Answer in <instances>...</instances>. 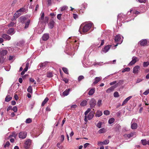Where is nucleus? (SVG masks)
Segmentation results:
<instances>
[{
  "label": "nucleus",
  "mask_w": 149,
  "mask_h": 149,
  "mask_svg": "<svg viewBox=\"0 0 149 149\" xmlns=\"http://www.w3.org/2000/svg\"><path fill=\"white\" fill-rule=\"evenodd\" d=\"M111 46L110 45H108L106 46L104 48L102 49V52L106 53L108 52Z\"/></svg>",
  "instance_id": "nucleus-6"
},
{
  "label": "nucleus",
  "mask_w": 149,
  "mask_h": 149,
  "mask_svg": "<svg viewBox=\"0 0 149 149\" xmlns=\"http://www.w3.org/2000/svg\"><path fill=\"white\" fill-rule=\"evenodd\" d=\"M92 26V24L89 23L86 24L83 29V32H86L88 31L91 28Z\"/></svg>",
  "instance_id": "nucleus-2"
},
{
  "label": "nucleus",
  "mask_w": 149,
  "mask_h": 149,
  "mask_svg": "<svg viewBox=\"0 0 149 149\" xmlns=\"http://www.w3.org/2000/svg\"><path fill=\"white\" fill-rule=\"evenodd\" d=\"M5 58L0 56V64H2L4 61Z\"/></svg>",
  "instance_id": "nucleus-26"
},
{
  "label": "nucleus",
  "mask_w": 149,
  "mask_h": 149,
  "mask_svg": "<svg viewBox=\"0 0 149 149\" xmlns=\"http://www.w3.org/2000/svg\"><path fill=\"white\" fill-rule=\"evenodd\" d=\"M73 17L74 19H76L78 18V16L77 14L74 13L73 14Z\"/></svg>",
  "instance_id": "nucleus-57"
},
{
  "label": "nucleus",
  "mask_w": 149,
  "mask_h": 149,
  "mask_svg": "<svg viewBox=\"0 0 149 149\" xmlns=\"http://www.w3.org/2000/svg\"><path fill=\"white\" fill-rule=\"evenodd\" d=\"M122 38L119 35H117L114 38L115 41L116 42H118L117 44L115 45V47H116L118 45V44H120L123 41V38Z\"/></svg>",
  "instance_id": "nucleus-1"
},
{
  "label": "nucleus",
  "mask_w": 149,
  "mask_h": 149,
  "mask_svg": "<svg viewBox=\"0 0 149 149\" xmlns=\"http://www.w3.org/2000/svg\"><path fill=\"white\" fill-rule=\"evenodd\" d=\"M53 76V75L51 72L48 73L47 74V77H51Z\"/></svg>",
  "instance_id": "nucleus-46"
},
{
  "label": "nucleus",
  "mask_w": 149,
  "mask_h": 149,
  "mask_svg": "<svg viewBox=\"0 0 149 149\" xmlns=\"http://www.w3.org/2000/svg\"><path fill=\"white\" fill-rule=\"evenodd\" d=\"M134 134L133 133H131L126 135L127 137L128 138H130L133 136Z\"/></svg>",
  "instance_id": "nucleus-38"
},
{
  "label": "nucleus",
  "mask_w": 149,
  "mask_h": 149,
  "mask_svg": "<svg viewBox=\"0 0 149 149\" xmlns=\"http://www.w3.org/2000/svg\"><path fill=\"white\" fill-rule=\"evenodd\" d=\"M141 142L142 144L143 145H146L147 144V141L146 139L142 140Z\"/></svg>",
  "instance_id": "nucleus-33"
},
{
  "label": "nucleus",
  "mask_w": 149,
  "mask_h": 149,
  "mask_svg": "<svg viewBox=\"0 0 149 149\" xmlns=\"http://www.w3.org/2000/svg\"><path fill=\"white\" fill-rule=\"evenodd\" d=\"M95 91V88H92L89 91L88 94L90 95H92L94 93Z\"/></svg>",
  "instance_id": "nucleus-21"
},
{
  "label": "nucleus",
  "mask_w": 149,
  "mask_h": 149,
  "mask_svg": "<svg viewBox=\"0 0 149 149\" xmlns=\"http://www.w3.org/2000/svg\"><path fill=\"white\" fill-rule=\"evenodd\" d=\"M105 132V130L104 128H102L100 129L99 131L98 132L99 133H102Z\"/></svg>",
  "instance_id": "nucleus-36"
},
{
  "label": "nucleus",
  "mask_w": 149,
  "mask_h": 149,
  "mask_svg": "<svg viewBox=\"0 0 149 149\" xmlns=\"http://www.w3.org/2000/svg\"><path fill=\"white\" fill-rule=\"evenodd\" d=\"M70 89H66L64 92L63 93V95L64 96L67 95L70 91Z\"/></svg>",
  "instance_id": "nucleus-20"
},
{
  "label": "nucleus",
  "mask_w": 149,
  "mask_h": 149,
  "mask_svg": "<svg viewBox=\"0 0 149 149\" xmlns=\"http://www.w3.org/2000/svg\"><path fill=\"white\" fill-rule=\"evenodd\" d=\"M14 98L15 99L17 100L18 99V97L17 94H15L14 95Z\"/></svg>",
  "instance_id": "nucleus-64"
},
{
  "label": "nucleus",
  "mask_w": 149,
  "mask_h": 149,
  "mask_svg": "<svg viewBox=\"0 0 149 149\" xmlns=\"http://www.w3.org/2000/svg\"><path fill=\"white\" fill-rule=\"evenodd\" d=\"M114 120L115 119L114 118H111L109 120L108 123L109 124H111L113 123L114 121Z\"/></svg>",
  "instance_id": "nucleus-34"
},
{
  "label": "nucleus",
  "mask_w": 149,
  "mask_h": 149,
  "mask_svg": "<svg viewBox=\"0 0 149 149\" xmlns=\"http://www.w3.org/2000/svg\"><path fill=\"white\" fill-rule=\"evenodd\" d=\"M27 91L30 93H32V87L31 86H29L27 89Z\"/></svg>",
  "instance_id": "nucleus-35"
},
{
  "label": "nucleus",
  "mask_w": 149,
  "mask_h": 149,
  "mask_svg": "<svg viewBox=\"0 0 149 149\" xmlns=\"http://www.w3.org/2000/svg\"><path fill=\"white\" fill-rule=\"evenodd\" d=\"M90 145V144L89 143H85L84 145V148H86L87 146Z\"/></svg>",
  "instance_id": "nucleus-62"
},
{
  "label": "nucleus",
  "mask_w": 149,
  "mask_h": 149,
  "mask_svg": "<svg viewBox=\"0 0 149 149\" xmlns=\"http://www.w3.org/2000/svg\"><path fill=\"white\" fill-rule=\"evenodd\" d=\"M121 113L120 111H118L116 113V115L118 117L120 116L121 115Z\"/></svg>",
  "instance_id": "nucleus-63"
},
{
  "label": "nucleus",
  "mask_w": 149,
  "mask_h": 149,
  "mask_svg": "<svg viewBox=\"0 0 149 149\" xmlns=\"http://www.w3.org/2000/svg\"><path fill=\"white\" fill-rule=\"evenodd\" d=\"M62 70L65 73L68 74V70L67 68H62Z\"/></svg>",
  "instance_id": "nucleus-31"
},
{
  "label": "nucleus",
  "mask_w": 149,
  "mask_h": 149,
  "mask_svg": "<svg viewBox=\"0 0 149 149\" xmlns=\"http://www.w3.org/2000/svg\"><path fill=\"white\" fill-rule=\"evenodd\" d=\"M46 63H41L40 64V68H44L46 67Z\"/></svg>",
  "instance_id": "nucleus-32"
},
{
  "label": "nucleus",
  "mask_w": 149,
  "mask_h": 149,
  "mask_svg": "<svg viewBox=\"0 0 149 149\" xmlns=\"http://www.w3.org/2000/svg\"><path fill=\"white\" fill-rule=\"evenodd\" d=\"M21 13H17V12H16V13H15V14L14 15L13 19H16L17 18L21 15Z\"/></svg>",
  "instance_id": "nucleus-27"
},
{
  "label": "nucleus",
  "mask_w": 149,
  "mask_h": 149,
  "mask_svg": "<svg viewBox=\"0 0 149 149\" xmlns=\"http://www.w3.org/2000/svg\"><path fill=\"white\" fill-rule=\"evenodd\" d=\"M102 79L100 77H96L94 79V81L93 82V84H97L98 82L100 81Z\"/></svg>",
  "instance_id": "nucleus-18"
},
{
  "label": "nucleus",
  "mask_w": 149,
  "mask_h": 149,
  "mask_svg": "<svg viewBox=\"0 0 149 149\" xmlns=\"http://www.w3.org/2000/svg\"><path fill=\"white\" fill-rule=\"evenodd\" d=\"M117 82V81H114L111 83H110V85H113L115 84H116Z\"/></svg>",
  "instance_id": "nucleus-61"
},
{
  "label": "nucleus",
  "mask_w": 149,
  "mask_h": 149,
  "mask_svg": "<svg viewBox=\"0 0 149 149\" xmlns=\"http://www.w3.org/2000/svg\"><path fill=\"white\" fill-rule=\"evenodd\" d=\"M19 22L22 24H24L26 20V18L25 17L22 16L19 18Z\"/></svg>",
  "instance_id": "nucleus-13"
},
{
  "label": "nucleus",
  "mask_w": 149,
  "mask_h": 149,
  "mask_svg": "<svg viewBox=\"0 0 149 149\" xmlns=\"http://www.w3.org/2000/svg\"><path fill=\"white\" fill-rule=\"evenodd\" d=\"M87 102L86 100H84L81 103L80 105L82 106H84L86 105Z\"/></svg>",
  "instance_id": "nucleus-30"
},
{
  "label": "nucleus",
  "mask_w": 149,
  "mask_h": 149,
  "mask_svg": "<svg viewBox=\"0 0 149 149\" xmlns=\"http://www.w3.org/2000/svg\"><path fill=\"white\" fill-rule=\"evenodd\" d=\"M90 107L91 109L95 107L96 104V102L95 100L93 99H92L89 102Z\"/></svg>",
  "instance_id": "nucleus-4"
},
{
  "label": "nucleus",
  "mask_w": 149,
  "mask_h": 149,
  "mask_svg": "<svg viewBox=\"0 0 149 149\" xmlns=\"http://www.w3.org/2000/svg\"><path fill=\"white\" fill-rule=\"evenodd\" d=\"M104 115H109L110 113L109 111L108 110H105L104 112Z\"/></svg>",
  "instance_id": "nucleus-42"
},
{
  "label": "nucleus",
  "mask_w": 149,
  "mask_h": 149,
  "mask_svg": "<svg viewBox=\"0 0 149 149\" xmlns=\"http://www.w3.org/2000/svg\"><path fill=\"white\" fill-rule=\"evenodd\" d=\"M130 68H129V67L126 68H125L122 71V72H124L126 71L129 72L130 71Z\"/></svg>",
  "instance_id": "nucleus-29"
},
{
  "label": "nucleus",
  "mask_w": 149,
  "mask_h": 149,
  "mask_svg": "<svg viewBox=\"0 0 149 149\" xmlns=\"http://www.w3.org/2000/svg\"><path fill=\"white\" fill-rule=\"evenodd\" d=\"M91 108H88L87 109V110L84 113L85 115L86 116L88 113L91 111Z\"/></svg>",
  "instance_id": "nucleus-44"
},
{
  "label": "nucleus",
  "mask_w": 149,
  "mask_h": 149,
  "mask_svg": "<svg viewBox=\"0 0 149 149\" xmlns=\"http://www.w3.org/2000/svg\"><path fill=\"white\" fill-rule=\"evenodd\" d=\"M84 77L82 75H81L79 76L78 78V81H80L82 79H84Z\"/></svg>",
  "instance_id": "nucleus-39"
},
{
  "label": "nucleus",
  "mask_w": 149,
  "mask_h": 149,
  "mask_svg": "<svg viewBox=\"0 0 149 149\" xmlns=\"http://www.w3.org/2000/svg\"><path fill=\"white\" fill-rule=\"evenodd\" d=\"M102 104V100H99L97 102V105L99 107H100Z\"/></svg>",
  "instance_id": "nucleus-49"
},
{
  "label": "nucleus",
  "mask_w": 149,
  "mask_h": 149,
  "mask_svg": "<svg viewBox=\"0 0 149 149\" xmlns=\"http://www.w3.org/2000/svg\"><path fill=\"white\" fill-rule=\"evenodd\" d=\"M149 65V62H144L143 63V66L144 67H147Z\"/></svg>",
  "instance_id": "nucleus-37"
},
{
  "label": "nucleus",
  "mask_w": 149,
  "mask_h": 149,
  "mask_svg": "<svg viewBox=\"0 0 149 149\" xmlns=\"http://www.w3.org/2000/svg\"><path fill=\"white\" fill-rule=\"evenodd\" d=\"M26 136L27 133L25 132H21L19 134V138L22 139L25 138Z\"/></svg>",
  "instance_id": "nucleus-5"
},
{
  "label": "nucleus",
  "mask_w": 149,
  "mask_h": 149,
  "mask_svg": "<svg viewBox=\"0 0 149 149\" xmlns=\"http://www.w3.org/2000/svg\"><path fill=\"white\" fill-rule=\"evenodd\" d=\"M114 96L115 97H118L119 96L118 93L117 92H115L113 94Z\"/></svg>",
  "instance_id": "nucleus-45"
},
{
  "label": "nucleus",
  "mask_w": 149,
  "mask_h": 149,
  "mask_svg": "<svg viewBox=\"0 0 149 149\" xmlns=\"http://www.w3.org/2000/svg\"><path fill=\"white\" fill-rule=\"evenodd\" d=\"M102 113L101 111L100 110H98L96 112L95 116L97 117H99L101 116L102 115Z\"/></svg>",
  "instance_id": "nucleus-23"
},
{
  "label": "nucleus",
  "mask_w": 149,
  "mask_h": 149,
  "mask_svg": "<svg viewBox=\"0 0 149 149\" xmlns=\"http://www.w3.org/2000/svg\"><path fill=\"white\" fill-rule=\"evenodd\" d=\"M12 110H13L15 112H16L17 111V109L16 106H14L13 108H12Z\"/></svg>",
  "instance_id": "nucleus-47"
},
{
  "label": "nucleus",
  "mask_w": 149,
  "mask_h": 149,
  "mask_svg": "<svg viewBox=\"0 0 149 149\" xmlns=\"http://www.w3.org/2000/svg\"><path fill=\"white\" fill-rule=\"evenodd\" d=\"M148 93H149V89L143 93V94L145 95H146Z\"/></svg>",
  "instance_id": "nucleus-52"
},
{
  "label": "nucleus",
  "mask_w": 149,
  "mask_h": 149,
  "mask_svg": "<svg viewBox=\"0 0 149 149\" xmlns=\"http://www.w3.org/2000/svg\"><path fill=\"white\" fill-rule=\"evenodd\" d=\"M24 10V9L23 8H22L17 11V13H19V12L21 13L23 12Z\"/></svg>",
  "instance_id": "nucleus-48"
},
{
  "label": "nucleus",
  "mask_w": 149,
  "mask_h": 149,
  "mask_svg": "<svg viewBox=\"0 0 149 149\" xmlns=\"http://www.w3.org/2000/svg\"><path fill=\"white\" fill-rule=\"evenodd\" d=\"M10 143L8 141H7L6 143V144L4 145V147L5 148L8 147L10 145Z\"/></svg>",
  "instance_id": "nucleus-41"
},
{
  "label": "nucleus",
  "mask_w": 149,
  "mask_h": 149,
  "mask_svg": "<svg viewBox=\"0 0 149 149\" xmlns=\"http://www.w3.org/2000/svg\"><path fill=\"white\" fill-rule=\"evenodd\" d=\"M132 97V96H130L126 98L123 102L122 106H123L126 104Z\"/></svg>",
  "instance_id": "nucleus-22"
},
{
  "label": "nucleus",
  "mask_w": 149,
  "mask_h": 149,
  "mask_svg": "<svg viewBox=\"0 0 149 149\" xmlns=\"http://www.w3.org/2000/svg\"><path fill=\"white\" fill-rule=\"evenodd\" d=\"M15 24V23L13 22H11L8 24V26L9 27H11L13 26Z\"/></svg>",
  "instance_id": "nucleus-51"
},
{
  "label": "nucleus",
  "mask_w": 149,
  "mask_h": 149,
  "mask_svg": "<svg viewBox=\"0 0 149 149\" xmlns=\"http://www.w3.org/2000/svg\"><path fill=\"white\" fill-rule=\"evenodd\" d=\"M139 43L141 45L145 46L147 44V41L146 39L142 40L139 42Z\"/></svg>",
  "instance_id": "nucleus-11"
},
{
  "label": "nucleus",
  "mask_w": 149,
  "mask_h": 149,
  "mask_svg": "<svg viewBox=\"0 0 149 149\" xmlns=\"http://www.w3.org/2000/svg\"><path fill=\"white\" fill-rule=\"evenodd\" d=\"M109 142V141L108 139L105 140L102 143H103L104 145H106L108 144Z\"/></svg>",
  "instance_id": "nucleus-43"
},
{
  "label": "nucleus",
  "mask_w": 149,
  "mask_h": 149,
  "mask_svg": "<svg viewBox=\"0 0 149 149\" xmlns=\"http://www.w3.org/2000/svg\"><path fill=\"white\" fill-rule=\"evenodd\" d=\"M132 122L131 123V128L132 129H136L137 128L138 125L137 123H132Z\"/></svg>",
  "instance_id": "nucleus-16"
},
{
  "label": "nucleus",
  "mask_w": 149,
  "mask_h": 149,
  "mask_svg": "<svg viewBox=\"0 0 149 149\" xmlns=\"http://www.w3.org/2000/svg\"><path fill=\"white\" fill-rule=\"evenodd\" d=\"M49 38V36L48 34H45L42 37V39L43 40L46 41Z\"/></svg>",
  "instance_id": "nucleus-17"
},
{
  "label": "nucleus",
  "mask_w": 149,
  "mask_h": 149,
  "mask_svg": "<svg viewBox=\"0 0 149 149\" xmlns=\"http://www.w3.org/2000/svg\"><path fill=\"white\" fill-rule=\"evenodd\" d=\"M31 141L30 139L27 140L25 143L24 147L26 148H28L31 145Z\"/></svg>",
  "instance_id": "nucleus-8"
},
{
  "label": "nucleus",
  "mask_w": 149,
  "mask_h": 149,
  "mask_svg": "<svg viewBox=\"0 0 149 149\" xmlns=\"http://www.w3.org/2000/svg\"><path fill=\"white\" fill-rule=\"evenodd\" d=\"M94 113L93 111H91L89 113L87 116L88 119L89 120H91L93 117Z\"/></svg>",
  "instance_id": "nucleus-15"
},
{
  "label": "nucleus",
  "mask_w": 149,
  "mask_h": 149,
  "mask_svg": "<svg viewBox=\"0 0 149 149\" xmlns=\"http://www.w3.org/2000/svg\"><path fill=\"white\" fill-rule=\"evenodd\" d=\"M14 29L13 28H11L9 29L7 32V33L8 34L11 35L14 33Z\"/></svg>",
  "instance_id": "nucleus-19"
},
{
  "label": "nucleus",
  "mask_w": 149,
  "mask_h": 149,
  "mask_svg": "<svg viewBox=\"0 0 149 149\" xmlns=\"http://www.w3.org/2000/svg\"><path fill=\"white\" fill-rule=\"evenodd\" d=\"M12 106H10L8 107L7 109V111H8L9 110H12Z\"/></svg>",
  "instance_id": "nucleus-59"
},
{
  "label": "nucleus",
  "mask_w": 149,
  "mask_h": 149,
  "mask_svg": "<svg viewBox=\"0 0 149 149\" xmlns=\"http://www.w3.org/2000/svg\"><path fill=\"white\" fill-rule=\"evenodd\" d=\"M12 99V97H10L9 95H7L5 99V101L8 102L10 101Z\"/></svg>",
  "instance_id": "nucleus-24"
},
{
  "label": "nucleus",
  "mask_w": 149,
  "mask_h": 149,
  "mask_svg": "<svg viewBox=\"0 0 149 149\" xmlns=\"http://www.w3.org/2000/svg\"><path fill=\"white\" fill-rule=\"evenodd\" d=\"M17 135V134H16L15 132H13L12 133V136L13 137H15Z\"/></svg>",
  "instance_id": "nucleus-58"
},
{
  "label": "nucleus",
  "mask_w": 149,
  "mask_h": 149,
  "mask_svg": "<svg viewBox=\"0 0 149 149\" xmlns=\"http://www.w3.org/2000/svg\"><path fill=\"white\" fill-rule=\"evenodd\" d=\"M142 80H143L142 79L138 78L137 80L136 83H139L141 82V81H142Z\"/></svg>",
  "instance_id": "nucleus-60"
},
{
  "label": "nucleus",
  "mask_w": 149,
  "mask_h": 149,
  "mask_svg": "<svg viewBox=\"0 0 149 149\" xmlns=\"http://www.w3.org/2000/svg\"><path fill=\"white\" fill-rule=\"evenodd\" d=\"M139 68L140 67L138 65H137L134 67L133 68V73L134 74L138 73Z\"/></svg>",
  "instance_id": "nucleus-14"
},
{
  "label": "nucleus",
  "mask_w": 149,
  "mask_h": 149,
  "mask_svg": "<svg viewBox=\"0 0 149 149\" xmlns=\"http://www.w3.org/2000/svg\"><path fill=\"white\" fill-rule=\"evenodd\" d=\"M68 7L67 6H63L61 8V11H63L67 9Z\"/></svg>",
  "instance_id": "nucleus-53"
},
{
  "label": "nucleus",
  "mask_w": 149,
  "mask_h": 149,
  "mask_svg": "<svg viewBox=\"0 0 149 149\" xmlns=\"http://www.w3.org/2000/svg\"><path fill=\"white\" fill-rule=\"evenodd\" d=\"M118 86V83H116L115 85L111 87L107 90V93H109L113 91L114 89L117 87Z\"/></svg>",
  "instance_id": "nucleus-3"
},
{
  "label": "nucleus",
  "mask_w": 149,
  "mask_h": 149,
  "mask_svg": "<svg viewBox=\"0 0 149 149\" xmlns=\"http://www.w3.org/2000/svg\"><path fill=\"white\" fill-rule=\"evenodd\" d=\"M32 122L31 119L30 118H28L26 119V122L27 123H31Z\"/></svg>",
  "instance_id": "nucleus-40"
},
{
  "label": "nucleus",
  "mask_w": 149,
  "mask_h": 149,
  "mask_svg": "<svg viewBox=\"0 0 149 149\" xmlns=\"http://www.w3.org/2000/svg\"><path fill=\"white\" fill-rule=\"evenodd\" d=\"M62 15L61 14H59L57 15V18L58 19L60 20L61 19V17Z\"/></svg>",
  "instance_id": "nucleus-55"
},
{
  "label": "nucleus",
  "mask_w": 149,
  "mask_h": 149,
  "mask_svg": "<svg viewBox=\"0 0 149 149\" xmlns=\"http://www.w3.org/2000/svg\"><path fill=\"white\" fill-rule=\"evenodd\" d=\"M137 58L135 56H133L132 58V61L130 63L129 65H132L135 64L137 61Z\"/></svg>",
  "instance_id": "nucleus-9"
},
{
  "label": "nucleus",
  "mask_w": 149,
  "mask_h": 149,
  "mask_svg": "<svg viewBox=\"0 0 149 149\" xmlns=\"http://www.w3.org/2000/svg\"><path fill=\"white\" fill-rule=\"evenodd\" d=\"M55 22L52 19H51L48 24L49 28L51 29H52L54 26Z\"/></svg>",
  "instance_id": "nucleus-10"
},
{
  "label": "nucleus",
  "mask_w": 149,
  "mask_h": 149,
  "mask_svg": "<svg viewBox=\"0 0 149 149\" xmlns=\"http://www.w3.org/2000/svg\"><path fill=\"white\" fill-rule=\"evenodd\" d=\"M64 136L62 135L61 136V142H62L64 139Z\"/></svg>",
  "instance_id": "nucleus-54"
},
{
  "label": "nucleus",
  "mask_w": 149,
  "mask_h": 149,
  "mask_svg": "<svg viewBox=\"0 0 149 149\" xmlns=\"http://www.w3.org/2000/svg\"><path fill=\"white\" fill-rule=\"evenodd\" d=\"M2 38L6 40H10L11 39V37L9 36L6 34H3L1 36Z\"/></svg>",
  "instance_id": "nucleus-12"
},
{
  "label": "nucleus",
  "mask_w": 149,
  "mask_h": 149,
  "mask_svg": "<svg viewBox=\"0 0 149 149\" xmlns=\"http://www.w3.org/2000/svg\"><path fill=\"white\" fill-rule=\"evenodd\" d=\"M7 51L5 49H0V56H4L7 53Z\"/></svg>",
  "instance_id": "nucleus-7"
},
{
  "label": "nucleus",
  "mask_w": 149,
  "mask_h": 149,
  "mask_svg": "<svg viewBox=\"0 0 149 149\" xmlns=\"http://www.w3.org/2000/svg\"><path fill=\"white\" fill-rule=\"evenodd\" d=\"M30 23V20H28L27 21V22L25 23V25L24 26V28L25 29H26L28 28L29 27V24Z\"/></svg>",
  "instance_id": "nucleus-28"
},
{
  "label": "nucleus",
  "mask_w": 149,
  "mask_h": 149,
  "mask_svg": "<svg viewBox=\"0 0 149 149\" xmlns=\"http://www.w3.org/2000/svg\"><path fill=\"white\" fill-rule=\"evenodd\" d=\"M48 100H49V98L48 97H46L45 99L43 101V102L41 104V106H44L45 104L47 102V101Z\"/></svg>",
  "instance_id": "nucleus-25"
},
{
  "label": "nucleus",
  "mask_w": 149,
  "mask_h": 149,
  "mask_svg": "<svg viewBox=\"0 0 149 149\" xmlns=\"http://www.w3.org/2000/svg\"><path fill=\"white\" fill-rule=\"evenodd\" d=\"M63 80L64 81L65 83H67L68 82V80L66 78H63Z\"/></svg>",
  "instance_id": "nucleus-56"
},
{
  "label": "nucleus",
  "mask_w": 149,
  "mask_h": 149,
  "mask_svg": "<svg viewBox=\"0 0 149 149\" xmlns=\"http://www.w3.org/2000/svg\"><path fill=\"white\" fill-rule=\"evenodd\" d=\"M101 122H99L97 125V126L99 128H100L101 127Z\"/></svg>",
  "instance_id": "nucleus-50"
}]
</instances>
